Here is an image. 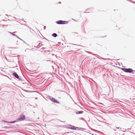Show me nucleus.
<instances>
[{
    "label": "nucleus",
    "mask_w": 135,
    "mask_h": 135,
    "mask_svg": "<svg viewBox=\"0 0 135 135\" xmlns=\"http://www.w3.org/2000/svg\"><path fill=\"white\" fill-rule=\"evenodd\" d=\"M116 128L119 129V128H117V127H116Z\"/></svg>",
    "instance_id": "21"
},
{
    "label": "nucleus",
    "mask_w": 135,
    "mask_h": 135,
    "mask_svg": "<svg viewBox=\"0 0 135 135\" xmlns=\"http://www.w3.org/2000/svg\"><path fill=\"white\" fill-rule=\"evenodd\" d=\"M22 41L23 42V43H25L26 44H27V45H28V44H27L26 43V42H25V41H24L23 40V41Z\"/></svg>",
    "instance_id": "14"
},
{
    "label": "nucleus",
    "mask_w": 135,
    "mask_h": 135,
    "mask_svg": "<svg viewBox=\"0 0 135 135\" xmlns=\"http://www.w3.org/2000/svg\"><path fill=\"white\" fill-rule=\"evenodd\" d=\"M73 20H74V21H76L75 20L73 19H72Z\"/></svg>",
    "instance_id": "20"
},
{
    "label": "nucleus",
    "mask_w": 135,
    "mask_h": 135,
    "mask_svg": "<svg viewBox=\"0 0 135 135\" xmlns=\"http://www.w3.org/2000/svg\"><path fill=\"white\" fill-rule=\"evenodd\" d=\"M16 32H14V33H15Z\"/></svg>",
    "instance_id": "29"
},
{
    "label": "nucleus",
    "mask_w": 135,
    "mask_h": 135,
    "mask_svg": "<svg viewBox=\"0 0 135 135\" xmlns=\"http://www.w3.org/2000/svg\"><path fill=\"white\" fill-rule=\"evenodd\" d=\"M18 41H17L16 42V44L17 45H18Z\"/></svg>",
    "instance_id": "17"
},
{
    "label": "nucleus",
    "mask_w": 135,
    "mask_h": 135,
    "mask_svg": "<svg viewBox=\"0 0 135 135\" xmlns=\"http://www.w3.org/2000/svg\"><path fill=\"white\" fill-rule=\"evenodd\" d=\"M68 126V127H71V126H69V125Z\"/></svg>",
    "instance_id": "19"
},
{
    "label": "nucleus",
    "mask_w": 135,
    "mask_h": 135,
    "mask_svg": "<svg viewBox=\"0 0 135 135\" xmlns=\"http://www.w3.org/2000/svg\"><path fill=\"white\" fill-rule=\"evenodd\" d=\"M48 98L51 101L53 99V98L52 97L50 96H49L48 97Z\"/></svg>",
    "instance_id": "11"
},
{
    "label": "nucleus",
    "mask_w": 135,
    "mask_h": 135,
    "mask_svg": "<svg viewBox=\"0 0 135 135\" xmlns=\"http://www.w3.org/2000/svg\"><path fill=\"white\" fill-rule=\"evenodd\" d=\"M46 26H45L44 27V30H45V29H46Z\"/></svg>",
    "instance_id": "16"
},
{
    "label": "nucleus",
    "mask_w": 135,
    "mask_h": 135,
    "mask_svg": "<svg viewBox=\"0 0 135 135\" xmlns=\"http://www.w3.org/2000/svg\"><path fill=\"white\" fill-rule=\"evenodd\" d=\"M17 121H12L11 122H7L8 123H15Z\"/></svg>",
    "instance_id": "10"
},
{
    "label": "nucleus",
    "mask_w": 135,
    "mask_h": 135,
    "mask_svg": "<svg viewBox=\"0 0 135 135\" xmlns=\"http://www.w3.org/2000/svg\"><path fill=\"white\" fill-rule=\"evenodd\" d=\"M37 98H35V99H37Z\"/></svg>",
    "instance_id": "23"
},
{
    "label": "nucleus",
    "mask_w": 135,
    "mask_h": 135,
    "mask_svg": "<svg viewBox=\"0 0 135 135\" xmlns=\"http://www.w3.org/2000/svg\"><path fill=\"white\" fill-rule=\"evenodd\" d=\"M3 121L4 122H6V123H7V122H8V121H4V120H3Z\"/></svg>",
    "instance_id": "15"
},
{
    "label": "nucleus",
    "mask_w": 135,
    "mask_h": 135,
    "mask_svg": "<svg viewBox=\"0 0 135 135\" xmlns=\"http://www.w3.org/2000/svg\"><path fill=\"white\" fill-rule=\"evenodd\" d=\"M121 69L122 70L126 73H131L133 72V74H134L135 73V70H133L131 68H122Z\"/></svg>",
    "instance_id": "1"
},
{
    "label": "nucleus",
    "mask_w": 135,
    "mask_h": 135,
    "mask_svg": "<svg viewBox=\"0 0 135 135\" xmlns=\"http://www.w3.org/2000/svg\"><path fill=\"white\" fill-rule=\"evenodd\" d=\"M8 32L10 33H11V34H12L13 36H15V37H18V36H17V35H16L14 34H13V33H12L11 32Z\"/></svg>",
    "instance_id": "8"
},
{
    "label": "nucleus",
    "mask_w": 135,
    "mask_h": 135,
    "mask_svg": "<svg viewBox=\"0 0 135 135\" xmlns=\"http://www.w3.org/2000/svg\"><path fill=\"white\" fill-rule=\"evenodd\" d=\"M114 130H115V131H116V130H115V129H114Z\"/></svg>",
    "instance_id": "30"
},
{
    "label": "nucleus",
    "mask_w": 135,
    "mask_h": 135,
    "mask_svg": "<svg viewBox=\"0 0 135 135\" xmlns=\"http://www.w3.org/2000/svg\"><path fill=\"white\" fill-rule=\"evenodd\" d=\"M133 3H134V2H133Z\"/></svg>",
    "instance_id": "31"
},
{
    "label": "nucleus",
    "mask_w": 135,
    "mask_h": 135,
    "mask_svg": "<svg viewBox=\"0 0 135 135\" xmlns=\"http://www.w3.org/2000/svg\"><path fill=\"white\" fill-rule=\"evenodd\" d=\"M38 119H39V118H38Z\"/></svg>",
    "instance_id": "28"
},
{
    "label": "nucleus",
    "mask_w": 135,
    "mask_h": 135,
    "mask_svg": "<svg viewBox=\"0 0 135 135\" xmlns=\"http://www.w3.org/2000/svg\"><path fill=\"white\" fill-rule=\"evenodd\" d=\"M88 52L90 54H91V52Z\"/></svg>",
    "instance_id": "18"
},
{
    "label": "nucleus",
    "mask_w": 135,
    "mask_h": 135,
    "mask_svg": "<svg viewBox=\"0 0 135 135\" xmlns=\"http://www.w3.org/2000/svg\"><path fill=\"white\" fill-rule=\"evenodd\" d=\"M32 31H33V29H31Z\"/></svg>",
    "instance_id": "26"
},
{
    "label": "nucleus",
    "mask_w": 135,
    "mask_h": 135,
    "mask_svg": "<svg viewBox=\"0 0 135 135\" xmlns=\"http://www.w3.org/2000/svg\"><path fill=\"white\" fill-rule=\"evenodd\" d=\"M52 101L54 103H57L59 104L60 102L57 101L56 99L53 98V99L52 100Z\"/></svg>",
    "instance_id": "6"
},
{
    "label": "nucleus",
    "mask_w": 135,
    "mask_h": 135,
    "mask_svg": "<svg viewBox=\"0 0 135 135\" xmlns=\"http://www.w3.org/2000/svg\"><path fill=\"white\" fill-rule=\"evenodd\" d=\"M69 126H71V127H67V128L74 130L76 129L77 128L76 127H75L74 126H72L70 125H69Z\"/></svg>",
    "instance_id": "4"
},
{
    "label": "nucleus",
    "mask_w": 135,
    "mask_h": 135,
    "mask_svg": "<svg viewBox=\"0 0 135 135\" xmlns=\"http://www.w3.org/2000/svg\"><path fill=\"white\" fill-rule=\"evenodd\" d=\"M25 119V117L24 115L21 114L19 116V117L17 118V120L19 121H23Z\"/></svg>",
    "instance_id": "2"
},
{
    "label": "nucleus",
    "mask_w": 135,
    "mask_h": 135,
    "mask_svg": "<svg viewBox=\"0 0 135 135\" xmlns=\"http://www.w3.org/2000/svg\"><path fill=\"white\" fill-rule=\"evenodd\" d=\"M103 59H104L105 60V59H104V58H103Z\"/></svg>",
    "instance_id": "25"
},
{
    "label": "nucleus",
    "mask_w": 135,
    "mask_h": 135,
    "mask_svg": "<svg viewBox=\"0 0 135 135\" xmlns=\"http://www.w3.org/2000/svg\"><path fill=\"white\" fill-rule=\"evenodd\" d=\"M59 3H61L60 2H59Z\"/></svg>",
    "instance_id": "24"
},
{
    "label": "nucleus",
    "mask_w": 135,
    "mask_h": 135,
    "mask_svg": "<svg viewBox=\"0 0 135 135\" xmlns=\"http://www.w3.org/2000/svg\"><path fill=\"white\" fill-rule=\"evenodd\" d=\"M13 75L17 79H19V76L16 72H14L13 73Z\"/></svg>",
    "instance_id": "5"
},
{
    "label": "nucleus",
    "mask_w": 135,
    "mask_h": 135,
    "mask_svg": "<svg viewBox=\"0 0 135 135\" xmlns=\"http://www.w3.org/2000/svg\"><path fill=\"white\" fill-rule=\"evenodd\" d=\"M56 23L58 24H64L68 23V22L66 21H63L60 20L56 21Z\"/></svg>",
    "instance_id": "3"
},
{
    "label": "nucleus",
    "mask_w": 135,
    "mask_h": 135,
    "mask_svg": "<svg viewBox=\"0 0 135 135\" xmlns=\"http://www.w3.org/2000/svg\"><path fill=\"white\" fill-rule=\"evenodd\" d=\"M17 38H18V39H19L20 40H21L22 41H23V40H22V39H21V38H19L18 36V37H17Z\"/></svg>",
    "instance_id": "13"
},
{
    "label": "nucleus",
    "mask_w": 135,
    "mask_h": 135,
    "mask_svg": "<svg viewBox=\"0 0 135 135\" xmlns=\"http://www.w3.org/2000/svg\"><path fill=\"white\" fill-rule=\"evenodd\" d=\"M42 48H44V49H45V48H44V47H42Z\"/></svg>",
    "instance_id": "22"
},
{
    "label": "nucleus",
    "mask_w": 135,
    "mask_h": 135,
    "mask_svg": "<svg viewBox=\"0 0 135 135\" xmlns=\"http://www.w3.org/2000/svg\"><path fill=\"white\" fill-rule=\"evenodd\" d=\"M83 111H79L78 112H76V114H81L83 113Z\"/></svg>",
    "instance_id": "7"
},
{
    "label": "nucleus",
    "mask_w": 135,
    "mask_h": 135,
    "mask_svg": "<svg viewBox=\"0 0 135 135\" xmlns=\"http://www.w3.org/2000/svg\"><path fill=\"white\" fill-rule=\"evenodd\" d=\"M83 129H84V128Z\"/></svg>",
    "instance_id": "27"
},
{
    "label": "nucleus",
    "mask_w": 135,
    "mask_h": 135,
    "mask_svg": "<svg viewBox=\"0 0 135 135\" xmlns=\"http://www.w3.org/2000/svg\"><path fill=\"white\" fill-rule=\"evenodd\" d=\"M52 36L55 37L57 36V35L56 33H54L52 34Z\"/></svg>",
    "instance_id": "9"
},
{
    "label": "nucleus",
    "mask_w": 135,
    "mask_h": 135,
    "mask_svg": "<svg viewBox=\"0 0 135 135\" xmlns=\"http://www.w3.org/2000/svg\"><path fill=\"white\" fill-rule=\"evenodd\" d=\"M65 108L66 110H69L70 109V108L69 107L66 106H65Z\"/></svg>",
    "instance_id": "12"
}]
</instances>
